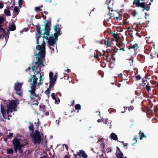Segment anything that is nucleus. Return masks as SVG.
<instances>
[{"mask_svg": "<svg viewBox=\"0 0 158 158\" xmlns=\"http://www.w3.org/2000/svg\"><path fill=\"white\" fill-rule=\"evenodd\" d=\"M125 158H127V157L126 156H125Z\"/></svg>", "mask_w": 158, "mask_h": 158, "instance_id": "64", "label": "nucleus"}, {"mask_svg": "<svg viewBox=\"0 0 158 158\" xmlns=\"http://www.w3.org/2000/svg\"><path fill=\"white\" fill-rule=\"evenodd\" d=\"M146 89L147 90L148 92L150 91L151 90L150 86L148 85H147L146 86Z\"/></svg>", "mask_w": 158, "mask_h": 158, "instance_id": "26", "label": "nucleus"}, {"mask_svg": "<svg viewBox=\"0 0 158 158\" xmlns=\"http://www.w3.org/2000/svg\"><path fill=\"white\" fill-rule=\"evenodd\" d=\"M139 135L140 136V140L142 139L143 137H145L144 134L143 133L140 132H139Z\"/></svg>", "mask_w": 158, "mask_h": 158, "instance_id": "22", "label": "nucleus"}, {"mask_svg": "<svg viewBox=\"0 0 158 158\" xmlns=\"http://www.w3.org/2000/svg\"><path fill=\"white\" fill-rule=\"evenodd\" d=\"M116 155L118 158H123V154L118 147H117Z\"/></svg>", "mask_w": 158, "mask_h": 158, "instance_id": "9", "label": "nucleus"}, {"mask_svg": "<svg viewBox=\"0 0 158 158\" xmlns=\"http://www.w3.org/2000/svg\"><path fill=\"white\" fill-rule=\"evenodd\" d=\"M57 78V75H55L54 77H53L52 80H53V81H54V84L55 83V81L56 80V79Z\"/></svg>", "mask_w": 158, "mask_h": 158, "instance_id": "28", "label": "nucleus"}, {"mask_svg": "<svg viewBox=\"0 0 158 158\" xmlns=\"http://www.w3.org/2000/svg\"><path fill=\"white\" fill-rule=\"evenodd\" d=\"M112 36L113 38L115 39L117 38V37H118V36L117 34H115L114 33L113 34Z\"/></svg>", "mask_w": 158, "mask_h": 158, "instance_id": "30", "label": "nucleus"}, {"mask_svg": "<svg viewBox=\"0 0 158 158\" xmlns=\"http://www.w3.org/2000/svg\"><path fill=\"white\" fill-rule=\"evenodd\" d=\"M144 0H134L133 4L135 5L136 6L140 7L143 8V11H144V9L148 10V9H147L145 8L146 6L145 3L142 2Z\"/></svg>", "mask_w": 158, "mask_h": 158, "instance_id": "6", "label": "nucleus"}, {"mask_svg": "<svg viewBox=\"0 0 158 158\" xmlns=\"http://www.w3.org/2000/svg\"><path fill=\"white\" fill-rule=\"evenodd\" d=\"M102 121V120L101 119H98V123H100V122H101Z\"/></svg>", "mask_w": 158, "mask_h": 158, "instance_id": "43", "label": "nucleus"}, {"mask_svg": "<svg viewBox=\"0 0 158 158\" xmlns=\"http://www.w3.org/2000/svg\"><path fill=\"white\" fill-rule=\"evenodd\" d=\"M12 142L13 144L14 147V150L16 152H17L18 150H20L21 147L26 145V144H20V140L16 139H14Z\"/></svg>", "mask_w": 158, "mask_h": 158, "instance_id": "4", "label": "nucleus"}, {"mask_svg": "<svg viewBox=\"0 0 158 158\" xmlns=\"http://www.w3.org/2000/svg\"><path fill=\"white\" fill-rule=\"evenodd\" d=\"M98 141H104V139L103 138H102L101 139H98Z\"/></svg>", "mask_w": 158, "mask_h": 158, "instance_id": "41", "label": "nucleus"}, {"mask_svg": "<svg viewBox=\"0 0 158 158\" xmlns=\"http://www.w3.org/2000/svg\"><path fill=\"white\" fill-rule=\"evenodd\" d=\"M44 13L45 14H48V12H46V11H44Z\"/></svg>", "mask_w": 158, "mask_h": 158, "instance_id": "50", "label": "nucleus"}, {"mask_svg": "<svg viewBox=\"0 0 158 158\" xmlns=\"http://www.w3.org/2000/svg\"><path fill=\"white\" fill-rule=\"evenodd\" d=\"M64 158H69L67 156H65Z\"/></svg>", "mask_w": 158, "mask_h": 158, "instance_id": "51", "label": "nucleus"}, {"mask_svg": "<svg viewBox=\"0 0 158 158\" xmlns=\"http://www.w3.org/2000/svg\"><path fill=\"white\" fill-rule=\"evenodd\" d=\"M52 98L54 100L56 98L55 97V94L54 93H53L52 94Z\"/></svg>", "mask_w": 158, "mask_h": 158, "instance_id": "34", "label": "nucleus"}, {"mask_svg": "<svg viewBox=\"0 0 158 158\" xmlns=\"http://www.w3.org/2000/svg\"><path fill=\"white\" fill-rule=\"evenodd\" d=\"M41 158H47L46 157L44 156V157H41Z\"/></svg>", "mask_w": 158, "mask_h": 158, "instance_id": "54", "label": "nucleus"}, {"mask_svg": "<svg viewBox=\"0 0 158 158\" xmlns=\"http://www.w3.org/2000/svg\"><path fill=\"white\" fill-rule=\"evenodd\" d=\"M45 31L44 35H45L44 36L43 38H45L47 40H48V43L50 46L51 49L53 50L55 48V41L53 39H52V37H54L52 35L50 34L49 31L50 30V26L48 24H45Z\"/></svg>", "mask_w": 158, "mask_h": 158, "instance_id": "2", "label": "nucleus"}, {"mask_svg": "<svg viewBox=\"0 0 158 158\" xmlns=\"http://www.w3.org/2000/svg\"><path fill=\"white\" fill-rule=\"evenodd\" d=\"M54 29L56 31V33L54 34L53 35H52L54 37H52V39H54L55 40V42H56V39L57 38L58 34L59 33V25H55L54 27ZM55 47H56V46ZM56 49V48H55Z\"/></svg>", "mask_w": 158, "mask_h": 158, "instance_id": "7", "label": "nucleus"}, {"mask_svg": "<svg viewBox=\"0 0 158 158\" xmlns=\"http://www.w3.org/2000/svg\"><path fill=\"white\" fill-rule=\"evenodd\" d=\"M136 77L137 80H140L141 78V77L140 76H137Z\"/></svg>", "mask_w": 158, "mask_h": 158, "instance_id": "39", "label": "nucleus"}, {"mask_svg": "<svg viewBox=\"0 0 158 158\" xmlns=\"http://www.w3.org/2000/svg\"><path fill=\"white\" fill-rule=\"evenodd\" d=\"M50 89H47L45 91V93L47 95L49 93Z\"/></svg>", "mask_w": 158, "mask_h": 158, "instance_id": "36", "label": "nucleus"}, {"mask_svg": "<svg viewBox=\"0 0 158 158\" xmlns=\"http://www.w3.org/2000/svg\"><path fill=\"white\" fill-rule=\"evenodd\" d=\"M2 120L1 119V118H0V122L1 121V120Z\"/></svg>", "mask_w": 158, "mask_h": 158, "instance_id": "61", "label": "nucleus"}, {"mask_svg": "<svg viewBox=\"0 0 158 158\" xmlns=\"http://www.w3.org/2000/svg\"><path fill=\"white\" fill-rule=\"evenodd\" d=\"M114 18H118V17H114Z\"/></svg>", "mask_w": 158, "mask_h": 158, "instance_id": "59", "label": "nucleus"}, {"mask_svg": "<svg viewBox=\"0 0 158 158\" xmlns=\"http://www.w3.org/2000/svg\"><path fill=\"white\" fill-rule=\"evenodd\" d=\"M66 71L68 72V73H69L70 71L69 70V69H68L67 70H66Z\"/></svg>", "mask_w": 158, "mask_h": 158, "instance_id": "48", "label": "nucleus"}, {"mask_svg": "<svg viewBox=\"0 0 158 158\" xmlns=\"http://www.w3.org/2000/svg\"><path fill=\"white\" fill-rule=\"evenodd\" d=\"M148 16V14L147 13H145V16L146 17V16Z\"/></svg>", "mask_w": 158, "mask_h": 158, "instance_id": "47", "label": "nucleus"}, {"mask_svg": "<svg viewBox=\"0 0 158 158\" xmlns=\"http://www.w3.org/2000/svg\"><path fill=\"white\" fill-rule=\"evenodd\" d=\"M111 42L110 41H109L108 40H106L104 42V44L105 45L107 46L108 47H110Z\"/></svg>", "mask_w": 158, "mask_h": 158, "instance_id": "19", "label": "nucleus"}, {"mask_svg": "<svg viewBox=\"0 0 158 158\" xmlns=\"http://www.w3.org/2000/svg\"><path fill=\"white\" fill-rule=\"evenodd\" d=\"M111 17H112V16H110V17L109 18V19H110L111 18Z\"/></svg>", "mask_w": 158, "mask_h": 158, "instance_id": "57", "label": "nucleus"}, {"mask_svg": "<svg viewBox=\"0 0 158 158\" xmlns=\"http://www.w3.org/2000/svg\"><path fill=\"white\" fill-rule=\"evenodd\" d=\"M75 109L76 110H79L81 109V106L79 104L76 105L75 106Z\"/></svg>", "mask_w": 158, "mask_h": 158, "instance_id": "25", "label": "nucleus"}, {"mask_svg": "<svg viewBox=\"0 0 158 158\" xmlns=\"http://www.w3.org/2000/svg\"><path fill=\"white\" fill-rule=\"evenodd\" d=\"M16 91V93L19 95H22V92L20 91V90H19Z\"/></svg>", "mask_w": 158, "mask_h": 158, "instance_id": "32", "label": "nucleus"}, {"mask_svg": "<svg viewBox=\"0 0 158 158\" xmlns=\"http://www.w3.org/2000/svg\"><path fill=\"white\" fill-rule=\"evenodd\" d=\"M111 126H110V127H109L110 128H111Z\"/></svg>", "mask_w": 158, "mask_h": 158, "instance_id": "63", "label": "nucleus"}, {"mask_svg": "<svg viewBox=\"0 0 158 158\" xmlns=\"http://www.w3.org/2000/svg\"><path fill=\"white\" fill-rule=\"evenodd\" d=\"M23 84V83H16L15 84V89L16 91L20 90Z\"/></svg>", "mask_w": 158, "mask_h": 158, "instance_id": "11", "label": "nucleus"}, {"mask_svg": "<svg viewBox=\"0 0 158 158\" xmlns=\"http://www.w3.org/2000/svg\"><path fill=\"white\" fill-rule=\"evenodd\" d=\"M55 101V103H56L58 104L59 103V99H58L57 100L56 98L55 99H54Z\"/></svg>", "mask_w": 158, "mask_h": 158, "instance_id": "35", "label": "nucleus"}, {"mask_svg": "<svg viewBox=\"0 0 158 158\" xmlns=\"http://www.w3.org/2000/svg\"><path fill=\"white\" fill-rule=\"evenodd\" d=\"M13 135V134L12 133H10L9 135H7V138H9V137L12 136Z\"/></svg>", "mask_w": 158, "mask_h": 158, "instance_id": "38", "label": "nucleus"}, {"mask_svg": "<svg viewBox=\"0 0 158 158\" xmlns=\"http://www.w3.org/2000/svg\"><path fill=\"white\" fill-rule=\"evenodd\" d=\"M33 143H40L41 140V134L40 132L36 131L32 137Z\"/></svg>", "mask_w": 158, "mask_h": 158, "instance_id": "5", "label": "nucleus"}, {"mask_svg": "<svg viewBox=\"0 0 158 158\" xmlns=\"http://www.w3.org/2000/svg\"><path fill=\"white\" fill-rule=\"evenodd\" d=\"M19 104V101L17 99L12 100L7 105L6 109L7 114L11 117L14 114L13 112L16 110V108Z\"/></svg>", "mask_w": 158, "mask_h": 158, "instance_id": "3", "label": "nucleus"}, {"mask_svg": "<svg viewBox=\"0 0 158 158\" xmlns=\"http://www.w3.org/2000/svg\"><path fill=\"white\" fill-rule=\"evenodd\" d=\"M4 13L6 15H10V11L9 8L5 10Z\"/></svg>", "mask_w": 158, "mask_h": 158, "instance_id": "16", "label": "nucleus"}, {"mask_svg": "<svg viewBox=\"0 0 158 158\" xmlns=\"http://www.w3.org/2000/svg\"><path fill=\"white\" fill-rule=\"evenodd\" d=\"M41 31V30H40V29L39 30H38V34L36 35V43L37 44H39V39L40 38V36L42 35V33H41V32H40Z\"/></svg>", "mask_w": 158, "mask_h": 158, "instance_id": "12", "label": "nucleus"}, {"mask_svg": "<svg viewBox=\"0 0 158 158\" xmlns=\"http://www.w3.org/2000/svg\"><path fill=\"white\" fill-rule=\"evenodd\" d=\"M23 2V0H19V6L21 7L22 5V4Z\"/></svg>", "mask_w": 158, "mask_h": 158, "instance_id": "31", "label": "nucleus"}, {"mask_svg": "<svg viewBox=\"0 0 158 158\" xmlns=\"http://www.w3.org/2000/svg\"><path fill=\"white\" fill-rule=\"evenodd\" d=\"M157 87L158 88V83L157 84Z\"/></svg>", "mask_w": 158, "mask_h": 158, "instance_id": "56", "label": "nucleus"}, {"mask_svg": "<svg viewBox=\"0 0 158 158\" xmlns=\"http://www.w3.org/2000/svg\"><path fill=\"white\" fill-rule=\"evenodd\" d=\"M135 139H135V138H134L133 139V140H135Z\"/></svg>", "mask_w": 158, "mask_h": 158, "instance_id": "60", "label": "nucleus"}, {"mask_svg": "<svg viewBox=\"0 0 158 158\" xmlns=\"http://www.w3.org/2000/svg\"><path fill=\"white\" fill-rule=\"evenodd\" d=\"M6 151L8 154H12L13 152V150L12 148H7Z\"/></svg>", "mask_w": 158, "mask_h": 158, "instance_id": "15", "label": "nucleus"}, {"mask_svg": "<svg viewBox=\"0 0 158 158\" xmlns=\"http://www.w3.org/2000/svg\"><path fill=\"white\" fill-rule=\"evenodd\" d=\"M1 112L2 114V116L4 118H5V117L4 115L5 112V107L4 106L2 105L1 106Z\"/></svg>", "mask_w": 158, "mask_h": 158, "instance_id": "13", "label": "nucleus"}, {"mask_svg": "<svg viewBox=\"0 0 158 158\" xmlns=\"http://www.w3.org/2000/svg\"><path fill=\"white\" fill-rule=\"evenodd\" d=\"M10 29L11 31H14L16 29L14 23L12 24L10 26Z\"/></svg>", "mask_w": 158, "mask_h": 158, "instance_id": "17", "label": "nucleus"}, {"mask_svg": "<svg viewBox=\"0 0 158 158\" xmlns=\"http://www.w3.org/2000/svg\"><path fill=\"white\" fill-rule=\"evenodd\" d=\"M29 128L31 131H34V127L33 125H31L29 127Z\"/></svg>", "mask_w": 158, "mask_h": 158, "instance_id": "27", "label": "nucleus"}, {"mask_svg": "<svg viewBox=\"0 0 158 158\" xmlns=\"http://www.w3.org/2000/svg\"><path fill=\"white\" fill-rule=\"evenodd\" d=\"M105 124H107V119L105 123Z\"/></svg>", "mask_w": 158, "mask_h": 158, "instance_id": "49", "label": "nucleus"}, {"mask_svg": "<svg viewBox=\"0 0 158 158\" xmlns=\"http://www.w3.org/2000/svg\"><path fill=\"white\" fill-rule=\"evenodd\" d=\"M29 69H30V68H29L28 69H27V71H28Z\"/></svg>", "mask_w": 158, "mask_h": 158, "instance_id": "55", "label": "nucleus"}, {"mask_svg": "<svg viewBox=\"0 0 158 158\" xmlns=\"http://www.w3.org/2000/svg\"><path fill=\"white\" fill-rule=\"evenodd\" d=\"M5 30L2 27V25H0V33H1L2 35L4 34Z\"/></svg>", "mask_w": 158, "mask_h": 158, "instance_id": "21", "label": "nucleus"}, {"mask_svg": "<svg viewBox=\"0 0 158 158\" xmlns=\"http://www.w3.org/2000/svg\"><path fill=\"white\" fill-rule=\"evenodd\" d=\"M45 114L46 115H48L49 114V113L48 112H46L45 113Z\"/></svg>", "mask_w": 158, "mask_h": 158, "instance_id": "44", "label": "nucleus"}, {"mask_svg": "<svg viewBox=\"0 0 158 158\" xmlns=\"http://www.w3.org/2000/svg\"><path fill=\"white\" fill-rule=\"evenodd\" d=\"M129 64H130V65H132V64H133V60H131V59H129Z\"/></svg>", "mask_w": 158, "mask_h": 158, "instance_id": "37", "label": "nucleus"}, {"mask_svg": "<svg viewBox=\"0 0 158 158\" xmlns=\"http://www.w3.org/2000/svg\"><path fill=\"white\" fill-rule=\"evenodd\" d=\"M119 40H120V37L119 36L118 37H117V38H116L115 40V41L118 43L117 44V45L118 46H120V43H118Z\"/></svg>", "mask_w": 158, "mask_h": 158, "instance_id": "24", "label": "nucleus"}, {"mask_svg": "<svg viewBox=\"0 0 158 158\" xmlns=\"http://www.w3.org/2000/svg\"><path fill=\"white\" fill-rule=\"evenodd\" d=\"M65 147H66V149L67 150H68V147L67 146V145H65Z\"/></svg>", "mask_w": 158, "mask_h": 158, "instance_id": "45", "label": "nucleus"}, {"mask_svg": "<svg viewBox=\"0 0 158 158\" xmlns=\"http://www.w3.org/2000/svg\"><path fill=\"white\" fill-rule=\"evenodd\" d=\"M106 151L107 153L110 152L111 151V149L110 148H108L106 149Z\"/></svg>", "mask_w": 158, "mask_h": 158, "instance_id": "33", "label": "nucleus"}, {"mask_svg": "<svg viewBox=\"0 0 158 158\" xmlns=\"http://www.w3.org/2000/svg\"><path fill=\"white\" fill-rule=\"evenodd\" d=\"M108 9H109V10H110V9H111V8H110V6H109V5H108Z\"/></svg>", "mask_w": 158, "mask_h": 158, "instance_id": "46", "label": "nucleus"}, {"mask_svg": "<svg viewBox=\"0 0 158 158\" xmlns=\"http://www.w3.org/2000/svg\"><path fill=\"white\" fill-rule=\"evenodd\" d=\"M53 73L52 72H50L49 73V79H50V88L52 87L54 85V81H53Z\"/></svg>", "mask_w": 158, "mask_h": 158, "instance_id": "8", "label": "nucleus"}, {"mask_svg": "<svg viewBox=\"0 0 158 158\" xmlns=\"http://www.w3.org/2000/svg\"><path fill=\"white\" fill-rule=\"evenodd\" d=\"M1 35H0V39L1 38Z\"/></svg>", "mask_w": 158, "mask_h": 158, "instance_id": "62", "label": "nucleus"}, {"mask_svg": "<svg viewBox=\"0 0 158 158\" xmlns=\"http://www.w3.org/2000/svg\"><path fill=\"white\" fill-rule=\"evenodd\" d=\"M122 74L120 73V74H119L118 75V77H122Z\"/></svg>", "mask_w": 158, "mask_h": 158, "instance_id": "42", "label": "nucleus"}, {"mask_svg": "<svg viewBox=\"0 0 158 158\" xmlns=\"http://www.w3.org/2000/svg\"><path fill=\"white\" fill-rule=\"evenodd\" d=\"M3 7V4L0 2V8H2Z\"/></svg>", "mask_w": 158, "mask_h": 158, "instance_id": "40", "label": "nucleus"}, {"mask_svg": "<svg viewBox=\"0 0 158 158\" xmlns=\"http://www.w3.org/2000/svg\"><path fill=\"white\" fill-rule=\"evenodd\" d=\"M42 7V6H41L39 7H36L35 8V10L36 11H42L40 9V8Z\"/></svg>", "mask_w": 158, "mask_h": 158, "instance_id": "23", "label": "nucleus"}, {"mask_svg": "<svg viewBox=\"0 0 158 158\" xmlns=\"http://www.w3.org/2000/svg\"><path fill=\"white\" fill-rule=\"evenodd\" d=\"M131 48L134 49L135 50L137 51L139 48L138 45L136 44L135 45H133Z\"/></svg>", "mask_w": 158, "mask_h": 158, "instance_id": "18", "label": "nucleus"}, {"mask_svg": "<svg viewBox=\"0 0 158 158\" xmlns=\"http://www.w3.org/2000/svg\"><path fill=\"white\" fill-rule=\"evenodd\" d=\"M115 13H116L118 14V15H119V13L118 12H115Z\"/></svg>", "mask_w": 158, "mask_h": 158, "instance_id": "53", "label": "nucleus"}, {"mask_svg": "<svg viewBox=\"0 0 158 158\" xmlns=\"http://www.w3.org/2000/svg\"><path fill=\"white\" fill-rule=\"evenodd\" d=\"M14 12L15 13V15H17L19 12V10L17 7H15L14 8Z\"/></svg>", "mask_w": 158, "mask_h": 158, "instance_id": "20", "label": "nucleus"}, {"mask_svg": "<svg viewBox=\"0 0 158 158\" xmlns=\"http://www.w3.org/2000/svg\"><path fill=\"white\" fill-rule=\"evenodd\" d=\"M130 108L131 110H132L133 108V107L132 106H131Z\"/></svg>", "mask_w": 158, "mask_h": 158, "instance_id": "52", "label": "nucleus"}, {"mask_svg": "<svg viewBox=\"0 0 158 158\" xmlns=\"http://www.w3.org/2000/svg\"><path fill=\"white\" fill-rule=\"evenodd\" d=\"M77 155L79 156L84 158H87V156L85 152L82 150H80L77 152Z\"/></svg>", "mask_w": 158, "mask_h": 158, "instance_id": "10", "label": "nucleus"}, {"mask_svg": "<svg viewBox=\"0 0 158 158\" xmlns=\"http://www.w3.org/2000/svg\"><path fill=\"white\" fill-rule=\"evenodd\" d=\"M149 5H151V2L149 3Z\"/></svg>", "mask_w": 158, "mask_h": 158, "instance_id": "58", "label": "nucleus"}, {"mask_svg": "<svg viewBox=\"0 0 158 158\" xmlns=\"http://www.w3.org/2000/svg\"><path fill=\"white\" fill-rule=\"evenodd\" d=\"M4 19L1 17H0V24L2 23L4 21Z\"/></svg>", "mask_w": 158, "mask_h": 158, "instance_id": "29", "label": "nucleus"}, {"mask_svg": "<svg viewBox=\"0 0 158 158\" xmlns=\"http://www.w3.org/2000/svg\"><path fill=\"white\" fill-rule=\"evenodd\" d=\"M110 137L112 139L114 140H117V136L114 133H112L110 135Z\"/></svg>", "mask_w": 158, "mask_h": 158, "instance_id": "14", "label": "nucleus"}, {"mask_svg": "<svg viewBox=\"0 0 158 158\" xmlns=\"http://www.w3.org/2000/svg\"><path fill=\"white\" fill-rule=\"evenodd\" d=\"M43 43L41 45H38L36 47L37 50H35V55L38 58V61L35 62V66H34L32 68V70L34 73V75L33 77H32L29 80V82H32L31 83V90L29 91L30 92L31 95L30 97L31 99L35 101V102H33V104L37 105L38 101L39 100V97L36 95L35 93L36 85L37 82L38 77L40 79V82L39 85L41 84V81H43L42 77L43 74L41 75L40 73V71L43 70V68L44 66L43 64L42 60L44 57L45 55V43Z\"/></svg>", "mask_w": 158, "mask_h": 158, "instance_id": "1", "label": "nucleus"}]
</instances>
